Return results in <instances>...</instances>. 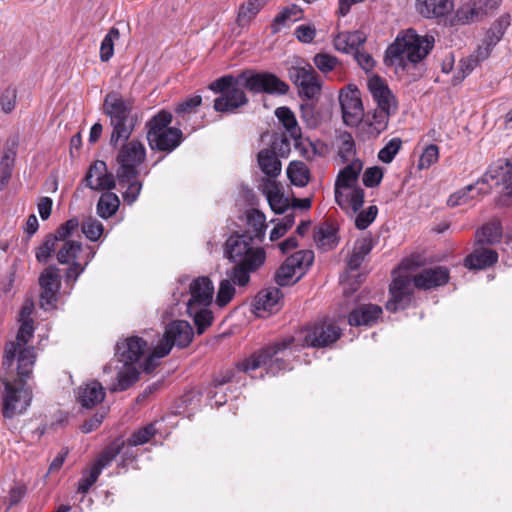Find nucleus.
I'll use <instances>...</instances> for the list:
<instances>
[{"instance_id": "43", "label": "nucleus", "mask_w": 512, "mask_h": 512, "mask_svg": "<svg viewBox=\"0 0 512 512\" xmlns=\"http://www.w3.org/2000/svg\"><path fill=\"white\" fill-rule=\"evenodd\" d=\"M120 38V32L117 28L112 27L105 35L100 46V60L108 62L114 55V42Z\"/></svg>"}, {"instance_id": "58", "label": "nucleus", "mask_w": 512, "mask_h": 512, "mask_svg": "<svg viewBox=\"0 0 512 512\" xmlns=\"http://www.w3.org/2000/svg\"><path fill=\"white\" fill-rule=\"evenodd\" d=\"M439 158V148L435 144L428 145L424 151L422 152L419 162L418 168L420 170L427 169L434 163L438 161Z\"/></svg>"}, {"instance_id": "15", "label": "nucleus", "mask_w": 512, "mask_h": 512, "mask_svg": "<svg viewBox=\"0 0 512 512\" xmlns=\"http://www.w3.org/2000/svg\"><path fill=\"white\" fill-rule=\"evenodd\" d=\"M339 103L343 122L350 127L358 126L364 117V107L360 90L355 85H348L339 93Z\"/></svg>"}, {"instance_id": "21", "label": "nucleus", "mask_w": 512, "mask_h": 512, "mask_svg": "<svg viewBox=\"0 0 512 512\" xmlns=\"http://www.w3.org/2000/svg\"><path fill=\"white\" fill-rule=\"evenodd\" d=\"M190 299L187 304L210 306L214 294L212 281L205 276L194 279L189 286Z\"/></svg>"}, {"instance_id": "4", "label": "nucleus", "mask_w": 512, "mask_h": 512, "mask_svg": "<svg viewBox=\"0 0 512 512\" xmlns=\"http://www.w3.org/2000/svg\"><path fill=\"white\" fill-rule=\"evenodd\" d=\"M448 280L449 271L442 266L424 269L413 277L400 275L394 278L390 285L392 298L387 302L386 308L390 312L405 309L413 298L412 283L418 289L428 290L445 285Z\"/></svg>"}, {"instance_id": "1", "label": "nucleus", "mask_w": 512, "mask_h": 512, "mask_svg": "<svg viewBox=\"0 0 512 512\" xmlns=\"http://www.w3.org/2000/svg\"><path fill=\"white\" fill-rule=\"evenodd\" d=\"M341 336V329L333 321L324 319L298 331L292 337L274 342L237 364V369L251 377L259 368H265L273 376L289 369L287 355L298 348L326 347L336 342Z\"/></svg>"}, {"instance_id": "47", "label": "nucleus", "mask_w": 512, "mask_h": 512, "mask_svg": "<svg viewBox=\"0 0 512 512\" xmlns=\"http://www.w3.org/2000/svg\"><path fill=\"white\" fill-rule=\"evenodd\" d=\"M297 271L299 270L293 265L292 262H290V258L288 257L275 274L276 283L280 286H286L290 284Z\"/></svg>"}, {"instance_id": "53", "label": "nucleus", "mask_w": 512, "mask_h": 512, "mask_svg": "<svg viewBox=\"0 0 512 512\" xmlns=\"http://www.w3.org/2000/svg\"><path fill=\"white\" fill-rule=\"evenodd\" d=\"M119 184L122 187H126V190L123 192L124 201L128 205L133 204L137 200V198L141 192L142 183L140 181L136 180V178H134L129 181H123V182L119 181Z\"/></svg>"}, {"instance_id": "31", "label": "nucleus", "mask_w": 512, "mask_h": 512, "mask_svg": "<svg viewBox=\"0 0 512 512\" xmlns=\"http://www.w3.org/2000/svg\"><path fill=\"white\" fill-rule=\"evenodd\" d=\"M257 160L261 171L269 178H276L281 173V162L273 150H261Z\"/></svg>"}, {"instance_id": "11", "label": "nucleus", "mask_w": 512, "mask_h": 512, "mask_svg": "<svg viewBox=\"0 0 512 512\" xmlns=\"http://www.w3.org/2000/svg\"><path fill=\"white\" fill-rule=\"evenodd\" d=\"M103 107L113 128L110 144L117 147L119 142L129 139L135 128V121L131 116L132 106L117 93H110L106 96Z\"/></svg>"}, {"instance_id": "19", "label": "nucleus", "mask_w": 512, "mask_h": 512, "mask_svg": "<svg viewBox=\"0 0 512 512\" xmlns=\"http://www.w3.org/2000/svg\"><path fill=\"white\" fill-rule=\"evenodd\" d=\"M85 181L87 187L92 190H110L115 187V179L113 174L107 170L104 161H95L88 169Z\"/></svg>"}, {"instance_id": "29", "label": "nucleus", "mask_w": 512, "mask_h": 512, "mask_svg": "<svg viewBox=\"0 0 512 512\" xmlns=\"http://www.w3.org/2000/svg\"><path fill=\"white\" fill-rule=\"evenodd\" d=\"M302 12V9L295 4L284 7L273 19L271 24V32L273 34H277L282 30L283 27L301 19Z\"/></svg>"}, {"instance_id": "26", "label": "nucleus", "mask_w": 512, "mask_h": 512, "mask_svg": "<svg viewBox=\"0 0 512 512\" xmlns=\"http://www.w3.org/2000/svg\"><path fill=\"white\" fill-rule=\"evenodd\" d=\"M418 12L427 18L441 17L453 9L452 0H417Z\"/></svg>"}, {"instance_id": "17", "label": "nucleus", "mask_w": 512, "mask_h": 512, "mask_svg": "<svg viewBox=\"0 0 512 512\" xmlns=\"http://www.w3.org/2000/svg\"><path fill=\"white\" fill-rule=\"evenodd\" d=\"M115 349L119 362L136 365L141 357L150 350V346L147 340L132 335L119 339Z\"/></svg>"}, {"instance_id": "25", "label": "nucleus", "mask_w": 512, "mask_h": 512, "mask_svg": "<svg viewBox=\"0 0 512 512\" xmlns=\"http://www.w3.org/2000/svg\"><path fill=\"white\" fill-rule=\"evenodd\" d=\"M500 1L501 0H473L472 3L461 9L459 12L461 15L460 18L471 22L479 20L483 15L496 9Z\"/></svg>"}, {"instance_id": "9", "label": "nucleus", "mask_w": 512, "mask_h": 512, "mask_svg": "<svg viewBox=\"0 0 512 512\" xmlns=\"http://www.w3.org/2000/svg\"><path fill=\"white\" fill-rule=\"evenodd\" d=\"M363 164L353 160L338 174L335 181V201L346 212L357 213L364 203V190L358 185Z\"/></svg>"}, {"instance_id": "35", "label": "nucleus", "mask_w": 512, "mask_h": 512, "mask_svg": "<svg viewBox=\"0 0 512 512\" xmlns=\"http://www.w3.org/2000/svg\"><path fill=\"white\" fill-rule=\"evenodd\" d=\"M119 205L120 200L115 193L105 192L97 203V214L103 219H108L117 212Z\"/></svg>"}, {"instance_id": "64", "label": "nucleus", "mask_w": 512, "mask_h": 512, "mask_svg": "<svg viewBox=\"0 0 512 512\" xmlns=\"http://www.w3.org/2000/svg\"><path fill=\"white\" fill-rule=\"evenodd\" d=\"M295 147L305 159L310 161L314 159L316 155V148L309 140H304L300 136L295 140Z\"/></svg>"}, {"instance_id": "55", "label": "nucleus", "mask_w": 512, "mask_h": 512, "mask_svg": "<svg viewBox=\"0 0 512 512\" xmlns=\"http://www.w3.org/2000/svg\"><path fill=\"white\" fill-rule=\"evenodd\" d=\"M290 262L302 273L312 265L314 254L311 250H300L289 256Z\"/></svg>"}, {"instance_id": "7", "label": "nucleus", "mask_w": 512, "mask_h": 512, "mask_svg": "<svg viewBox=\"0 0 512 512\" xmlns=\"http://www.w3.org/2000/svg\"><path fill=\"white\" fill-rule=\"evenodd\" d=\"M33 371L28 375H20L16 366L3 367L0 382L4 389L1 393L2 414L11 419L23 414L31 404L32 390L27 381L32 378Z\"/></svg>"}, {"instance_id": "60", "label": "nucleus", "mask_w": 512, "mask_h": 512, "mask_svg": "<svg viewBox=\"0 0 512 512\" xmlns=\"http://www.w3.org/2000/svg\"><path fill=\"white\" fill-rule=\"evenodd\" d=\"M383 175V169L379 166L367 168L362 176L363 184L369 188L376 187L380 184Z\"/></svg>"}, {"instance_id": "13", "label": "nucleus", "mask_w": 512, "mask_h": 512, "mask_svg": "<svg viewBox=\"0 0 512 512\" xmlns=\"http://www.w3.org/2000/svg\"><path fill=\"white\" fill-rule=\"evenodd\" d=\"M146 158V149L142 142L131 140L124 143L117 154L118 181H129L138 175V166Z\"/></svg>"}, {"instance_id": "62", "label": "nucleus", "mask_w": 512, "mask_h": 512, "mask_svg": "<svg viewBox=\"0 0 512 512\" xmlns=\"http://www.w3.org/2000/svg\"><path fill=\"white\" fill-rule=\"evenodd\" d=\"M378 209L376 206H370L365 211L357 214L355 218V226L360 229H366L376 218Z\"/></svg>"}, {"instance_id": "56", "label": "nucleus", "mask_w": 512, "mask_h": 512, "mask_svg": "<svg viewBox=\"0 0 512 512\" xmlns=\"http://www.w3.org/2000/svg\"><path fill=\"white\" fill-rule=\"evenodd\" d=\"M355 153V142L350 133L340 135L339 156L343 161H349Z\"/></svg>"}, {"instance_id": "61", "label": "nucleus", "mask_w": 512, "mask_h": 512, "mask_svg": "<svg viewBox=\"0 0 512 512\" xmlns=\"http://www.w3.org/2000/svg\"><path fill=\"white\" fill-rule=\"evenodd\" d=\"M17 90L13 86L7 87L0 96V105L4 113H10L16 104Z\"/></svg>"}, {"instance_id": "28", "label": "nucleus", "mask_w": 512, "mask_h": 512, "mask_svg": "<svg viewBox=\"0 0 512 512\" xmlns=\"http://www.w3.org/2000/svg\"><path fill=\"white\" fill-rule=\"evenodd\" d=\"M498 260L496 251L486 248H477L465 259V266L469 269H485Z\"/></svg>"}, {"instance_id": "50", "label": "nucleus", "mask_w": 512, "mask_h": 512, "mask_svg": "<svg viewBox=\"0 0 512 512\" xmlns=\"http://www.w3.org/2000/svg\"><path fill=\"white\" fill-rule=\"evenodd\" d=\"M401 146L402 140L400 138L390 139L389 142L378 152V159L386 164L391 163L400 151Z\"/></svg>"}, {"instance_id": "52", "label": "nucleus", "mask_w": 512, "mask_h": 512, "mask_svg": "<svg viewBox=\"0 0 512 512\" xmlns=\"http://www.w3.org/2000/svg\"><path fill=\"white\" fill-rule=\"evenodd\" d=\"M201 103L202 97L200 95L188 97L176 106L175 112L178 116L185 118L186 116L195 113Z\"/></svg>"}, {"instance_id": "39", "label": "nucleus", "mask_w": 512, "mask_h": 512, "mask_svg": "<svg viewBox=\"0 0 512 512\" xmlns=\"http://www.w3.org/2000/svg\"><path fill=\"white\" fill-rule=\"evenodd\" d=\"M16 157L14 148L6 149L0 162V190H2L9 182Z\"/></svg>"}, {"instance_id": "2", "label": "nucleus", "mask_w": 512, "mask_h": 512, "mask_svg": "<svg viewBox=\"0 0 512 512\" xmlns=\"http://www.w3.org/2000/svg\"><path fill=\"white\" fill-rule=\"evenodd\" d=\"M252 92L286 94L289 86L271 73L243 72L237 77L223 76L209 85V89L219 93L214 100L217 112L233 113L247 104L248 99L242 88Z\"/></svg>"}, {"instance_id": "22", "label": "nucleus", "mask_w": 512, "mask_h": 512, "mask_svg": "<svg viewBox=\"0 0 512 512\" xmlns=\"http://www.w3.org/2000/svg\"><path fill=\"white\" fill-rule=\"evenodd\" d=\"M105 398V390L100 382L93 380L80 386L77 391V400L82 407L91 409L101 403Z\"/></svg>"}, {"instance_id": "32", "label": "nucleus", "mask_w": 512, "mask_h": 512, "mask_svg": "<svg viewBox=\"0 0 512 512\" xmlns=\"http://www.w3.org/2000/svg\"><path fill=\"white\" fill-rule=\"evenodd\" d=\"M209 307L187 304V313L193 318L198 334H202L212 324L213 314Z\"/></svg>"}, {"instance_id": "33", "label": "nucleus", "mask_w": 512, "mask_h": 512, "mask_svg": "<svg viewBox=\"0 0 512 512\" xmlns=\"http://www.w3.org/2000/svg\"><path fill=\"white\" fill-rule=\"evenodd\" d=\"M275 115L293 140H297L301 136V129L296 117L288 107H278L275 110Z\"/></svg>"}, {"instance_id": "63", "label": "nucleus", "mask_w": 512, "mask_h": 512, "mask_svg": "<svg viewBox=\"0 0 512 512\" xmlns=\"http://www.w3.org/2000/svg\"><path fill=\"white\" fill-rule=\"evenodd\" d=\"M79 222L76 218L69 219L62 224L55 233L51 234L57 241H68L73 232L78 228Z\"/></svg>"}, {"instance_id": "24", "label": "nucleus", "mask_w": 512, "mask_h": 512, "mask_svg": "<svg viewBox=\"0 0 512 512\" xmlns=\"http://www.w3.org/2000/svg\"><path fill=\"white\" fill-rule=\"evenodd\" d=\"M366 41V35L359 30L340 32L333 40L334 48L343 53H355Z\"/></svg>"}, {"instance_id": "20", "label": "nucleus", "mask_w": 512, "mask_h": 512, "mask_svg": "<svg viewBox=\"0 0 512 512\" xmlns=\"http://www.w3.org/2000/svg\"><path fill=\"white\" fill-rule=\"evenodd\" d=\"M193 336V329L189 322L185 320H176L166 327L165 334L159 343L169 342L171 344V348L174 345L184 348L191 343Z\"/></svg>"}, {"instance_id": "30", "label": "nucleus", "mask_w": 512, "mask_h": 512, "mask_svg": "<svg viewBox=\"0 0 512 512\" xmlns=\"http://www.w3.org/2000/svg\"><path fill=\"white\" fill-rule=\"evenodd\" d=\"M271 209L276 214L284 213L289 207V201L280 193L275 181L268 180L263 188Z\"/></svg>"}, {"instance_id": "40", "label": "nucleus", "mask_w": 512, "mask_h": 512, "mask_svg": "<svg viewBox=\"0 0 512 512\" xmlns=\"http://www.w3.org/2000/svg\"><path fill=\"white\" fill-rule=\"evenodd\" d=\"M290 181L299 187H304L309 182V170L301 161H292L287 168Z\"/></svg>"}, {"instance_id": "37", "label": "nucleus", "mask_w": 512, "mask_h": 512, "mask_svg": "<svg viewBox=\"0 0 512 512\" xmlns=\"http://www.w3.org/2000/svg\"><path fill=\"white\" fill-rule=\"evenodd\" d=\"M501 236L502 228L498 222L487 223L476 232L479 244H494L500 241Z\"/></svg>"}, {"instance_id": "51", "label": "nucleus", "mask_w": 512, "mask_h": 512, "mask_svg": "<svg viewBox=\"0 0 512 512\" xmlns=\"http://www.w3.org/2000/svg\"><path fill=\"white\" fill-rule=\"evenodd\" d=\"M248 225L253 227L254 237L261 239L264 236L266 224L265 215L256 209H253L247 214Z\"/></svg>"}, {"instance_id": "46", "label": "nucleus", "mask_w": 512, "mask_h": 512, "mask_svg": "<svg viewBox=\"0 0 512 512\" xmlns=\"http://www.w3.org/2000/svg\"><path fill=\"white\" fill-rule=\"evenodd\" d=\"M302 120L311 128L317 127L321 123V115L312 102H305L300 105Z\"/></svg>"}, {"instance_id": "14", "label": "nucleus", "mask_w": 512, "mask_h": 512, "mask_svg": "<svg viewBox=\"0 0 512 512\" xmlns=\"http://www.w3.org/2000/svg\"><path fill=\"white\" fill-rule=\"evenodd\" d=\"M288 75L298 88L301 97L312 100L320 95L322 84L311 64L299 63L292 65L288 69Z\"/></svg>"}, {"instance_id": "44", "label": "nucleus", "mask_w": 512, "mask_h": 512, "mask_svg": "<svg viewBox=\"0 0 512 512\" xmlns=\"http://www.w3.org/2000/svg\"><path fill=\"white\" fill-rule=\"evenodd\" d=\"M314 240L318 247L329 250L337 244L336 231L330 226L320 227L314 234Z\"/></svg>"}, {"instance_id": "23", "label": "nucleus", "mask_w": 512, "mask_h": 512, "mask_svg": "<svg viewBox=\"0 0 512 512\" xmlns=\"http://www.w3.org/2000/svg\"><path fill=\"white\" fill-rule=\"evenodd\" d=\"M382 308L375 304H363L355 308L348 316V322L351 326H371L380 315Z\"/></svg>"}, {"instance_id": "5", "label": "nucleus", "mask_w": 512, "mask_h": 512, "mask_svg": "<svg viewBox=\"0 0 512 512\" xmlns=\"http://www.w3.org/2000/svg\"><path fill=\"white\" fill-rule=\"evenodd\" d=\"M434 47V37L421 36L414 29L398 34L385 52V64L395 67L396 71H405L410 65L423 61Z\"/></svg>"}, {"instance_id": "34", "label": "nucleus", "mask_w": 512, "mask_h": 512, "mask_svg": "<svg viewBox=\"0 0 512 512\" xmlns=\"http://www.w3.org/2000/svg\"><path fill=\"white\" fill-rule=\"evenodd\" d=\"M125 445V441L121 438L115 439L113 442H111L99 455L95 463L93 464L94 467L99 468V471L102 472V470L107 467L115 458L116 456L121 452Z\"/></svg>"}, {"instance_id": "57", "label": "nucleus", "mask_w": 512, "mask_h": 512, "mask_svg": "<svg viewBox=\"0 0 512 512\" xmlns=\"http://www.w3.org/2000/svg\"><path fill=\"white\" fill-rule=\"evenodd\" d=\"M313 62L322 73H329L335 69L339 61L330 54L318 53L314 56Z\"/></svg>"}, {"instance_id": "38", "label": "nucleus", "mask_w": 512, "mask_h": 512, "mask_svg": "<svg viewBox=\"0 0 512 512\" xmlns=\"http://www.w3.org/2000/svg\"><path fill=\"white\" fill-rule=\"evenodd\" d=\"M171 351V344L169 342L158 343V345L151 351V353L146 358L143 366H141L142 370L150 374L154 371V369L159 365V360L165 356H167Z\"/></svg>"}, {"instance_id": "27", "label": "nucleus", "mask_w": 512, "mask_h": 512, "mask_svg": "<svg viewBox=\"0 0 512 512\" xmlns=\"http://www.w3.org/2000/svg\"><path fill=\"white\" fill-rule=\"evenodd\" d=\"M141 369L137 365L123 363L117 373L116 382L109 388L111 392L125 391L134 385L140 376Z\"/></svg>"}, {"instance_id": "49", "label": "nucleus", "mask_w": 512, "mask_h": 512, "mask_svg": "<svg viewBox=\"0 0 512 512\" xmlns=\"http://www.w3.org/2000/svg\"><path fill=\"white\" fill-rule=\"evenodd\" d=\"M57 240L51 234L47 235L37 247L35 256L38 262L46 263L56 249Z\"/></svg>"}, {"instance_id": "42", "label": "nucleus", "mask_w": 512, "mask_h": 512, "mask_svg": "<svg viewBox=\"0 0 512 512\" xmlns=\"http://www.w3.org/2000/svg\"><path fill=\"white\" fill-rule=\"evenodd\" d=\"M234 285H237L234 283L232 276H231V269L227 271V278L223 279L220 282L219 289L216 296V303L223 307L227 305L233 298L235 294V288Z\"/></svg>"}, {"instance_id": "41", "label": "nucleus", "mask_w": 512, "mask_h": 512, "mask_svg": "<svg viewBox=\"0 0 512 512\" xmlns=\"http://www.w3.org/2000/svg\"><path fill=\"white\" fill-rule=\"evenodd\" d=\"M262 4L259 0H248L239 7L237 23L239 26H247L260 12Z\"/></svg>"}, {"instance_id": "48", "label": "nucleus", "mask_w": 512, "mask_h": 512, "mask_svg": "<svg viewBox=\"0 0 512 512\" xmlns=\"http://www.w3.org/2000/svg\"><path fill=\"white\" fill-rule=\"evenodd\" d=\"M94 255L95 252L90 251L88 252L83 263L80 260L71 262V265L66 270L65 281L67 283H75L78 277L84 272L86 266L89 264Z\"/></svg>"}, {"instance_id": "45", "label": "nucleus", "mask_w": 512, "mask_h": 512, "mask_svg": "<svg viewBox=\"0 0 512 512\" xmlns=\"http://www.w3.org/2000/svg\"><path fill=\"white\" fill-rule=\"evenodd\" d=\"M157 429L154 423H150L137 431H134L131 436L127 439V445L139 446L143 445L151 440L155 436Z\"/></svg>"}, {"instance_id": "16", "label": "nucleus", "mask_w": 512, "mask_h": 512, "mask_svg": "<svg viewBox=\"0 0 512 512\" xmlns=\"http://www.w3.org/2000/svg\"><path fill=\"white\" fill-rule=\"evenodd\" d=\"M41 287L40 306L45 310L55 308L57 295L60 288L59 269L56 266H49L39 277Z\"/></svg>"}, {"instance_id": "54", "label": "nucleus", "mask_w": 512, "mask_h": 512, "mask_svg": "<svg viewBox=\"0 0 512 512\" xmlns=\"http://www.w3.org/2000/svg\"><path fill=\"white\" fill-rule=\"evenodd\" d=\"M103 230L102 223L95 218H87L82 223V232L91 241H97L101 237Z\"/></svg>"}, {"instance_id": "8", "label": "nucleus", "mask_w": 512, "mask_h": 512, "mask_svg": "<svg viewBox=\"0 0 512 512\" xmlns=\"http://www.w3.org/2000/svg\"><path fill=\"white\" fill-rule=\"evenodd\" d=\"M33 335V320L22 321L15 340L5 345L3 367L16 366L20 375H28L30 371H33L37 357L35 348L29 345Z\"/></svg>"}, {"instance_id": "6", "label": "nucleus", "mask_w": 512, "mask_h": 512, "mask_svg": "<svg viewBox=\"0 0 512 512\" xmlns=\"http://www.w3.org/2000/svg\"><path fill=\"white\" fill-rule=\"evenodd\" d=\"M490 181H494L495 186H502L504 194L512 197V157L498 159L479 180L450 195L447 200L448 206L467 205L476 196L488 194L492 189Z\"/></svg>"}, {"instance_id": "18", "label": "nucleus", "mask_w": 512, "mask_h": 512, "mask_svg": "<svg viewBox=\"0 0 512 512\" xmlns=\"http://www.w3.org/2000/svg\"><path fill=\"white\" fill-rule=\"evenodd\" d=\"M283 294L276 287H269L261 290L253 302V309L257 316L265 317L280 310Z\"/></svg>"}, {"instance_id": "12", "label": "nucleus", "mask_w": 512, "mask_h": 512, "mask_svg": "<svg viewBox=\"0 0 512 512\" xmlns=\"http://www.w3.org/2000/svg\"><path fill=\"white\" fill-rule=\"evenodd\" d=\"M172 119L169 111L161 110L147 122V139L152 150L171 152L181 144L183 133L179 128L169 127Z\"/></svg>"}, {"instance_id": "3", "label": "nucleus", "mask_w": 512, "mask_h": 512, "mask_svg": "<svg viewBox=\"0 0 512 512\" xmlns=\"http://www.w3.org/2000/svg\"><path fill=\"white\" fill-rule=\"evenodd\" d=\"M223 255L234 264L231 276L238 286L247 285L250 274L260 268L266 258L264 249L254 246L253 237L248 233L230 235L224 243Z\"/></svg>"}, {"instance_id": "59", "label": "nucleus", "mask_w": 512, "mask_h": 512, "mask_svg": "<svg viewBox=\"0 0 512 512\" xmlns=\"http://www.w3.org/2000/svg\"><path fill=\"white\" fill-rule=\"evenodd\" d=\"M100 474L101 471H99V468H96L92 465L89 471L84 472L81 479L79 480L77 488L78 492L86 494L91 486L97 481Z\"/></svg>"}, {"instance_id": "10", "label": "nucleus", "mask_w": 512, "mask_h": 512, "mask_svg": "<svg viewBox=\"0 0 512 512\" xmlns=\"http://www.w3.org/2000/svg\"><path fill=\"white\" fill-rule=\"evenodd\" d=\"M368 90L377 104L372 120L367 124L370 137H377L389 123V119L397 111V101L386 82L379 76H372L367 82Z\"/></svg>"}, {"instance_id": "36", "label": "nucleus", "mask_w": 512, "mask_h": 512, "mask_svg": "<svg viewBox=\"0 0 512 512\" xmlns=\"http://www.w3.org/2000/svg\"><path fill=\"white\" fill-rule=\"evenodd\" d=\"M63 244L57 252V260L60 264H68L80 260L82 245L78 241H62Z\"/></svg>"}]
</instances>
